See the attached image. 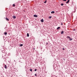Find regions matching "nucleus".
I'll list each match as a JSON object with an SVG mask.
<instances>
[{
	"mask_svg": "<svg viewBox=\"0 0 77 77\" xmlns=\"http://www.w3.org/2000/svg\"><path fill=\"white\" fill-rule=\"evenodd\" d=\"M4 68L5 69H7V66H6V65H5Z\"/></svg>",
	"mask_w": 77,
	"mask_h": 77,
	"instance_id": "f257e3e1",
	"label": "nucleus"
},
{
	"mask_svg": "<svg viewBox=\"0 0 77 77\" xmlns=\"http://www.w3.org/2000/svg\"><path fill=\"white\" fill-rule=\"evenodd\" d=\"M34 17H38V16L36 15H34Z\"/></svg>",
	"mask_w": 77,
	"mask_h": 77,
	"instance_id": "f03ea898",
	"label": "nucleus"
},
{
	"mask_svg": "<svg viewBox=\"0 0 77 77\" xmlns=\"http://www.w3.org/2000/svg\"><path fill=\"white\" fill-rule=\"evenodd\" d=\"M13 18H14V19H15V18H16V16H13Z\"/></svg>",
	"mask_w": 77,
	"mask_h": 77,
	"instance_id": "7ed1b4c3",
	"label": "nucleus"
},
{
	"mask_svg": "<svg viewBox=\"0 0 77 77\" xmlns=\"http://www.w3.org/2000/svg\"><path fill=\"white\" fill-rule=\"evenodd\" d=\"M41 22H42V23H43V22H44V19H42V20H41Z\"/></svg>",
	"mask_w": 77,
	"mask_h": 77,
	"instance_id": "20e7f679",
	"label": "nucleus"
},
{
	"mask_svg": "<svg viewBox=\"0 0 77 77\" xmlns=\"http://www.w3.org/2000/svg\"><path fill=\"white\" fill-rule=\"evenodd\" d=\"M51 14H54L55 12L54 11H52L51 12Z\"/></svg>",
	"mask_w": 77,
	"mask_h": 77,
	"instance_id": "39448f33",
	"label": "nucleus"
},
{
	"mask_svg": "<svg viewBox=\"0 0 77 77\" xmlns=\"http://www.w3.org/2000/svg\"><path fill=\"white\" fill-rule=\"evenodd\" d=\"M60 28V27H58L57 28V30H59V29Z\"/></svg>",
	"mask_w": 77,
	"mask_h": 77,
	"instance_id": "423d86ee",
	"label": "nucleus"
},
{
	"mask_svg": "<svg viewBox=\"0 0 77 77\" xmlns=\"http://www.w3.org/2000/svg\"><path fill=\"white\" fill-rule=\"evenodd\" d=\"M4 34H5V35H7V32H4Z\"/></svg>",
	"mask_w": 77,
	"mask_h": 77,
	"instance_id": "0eeeda50",
	"label": "nucleus"
},
{
	"mask_svg": "<svg viewBox=\"0 0 77 77\" xmlns=\"http://www.w3.org/2000/svg\"><path fill=\"white\" fill-rule=\"evenodd\" d=\"M27 37H29V33H27Z\"/></svg>",
	"mask_w": 77,
	"mask_h": 77,
	"instance_id": "6e6552de",
	"label": "nucleus"
},
{
	"mask_svg": "<svg viewBox=\"0 0 77 77\" xmlns=\"http://www.w3.org/2000/svg\"><path fill=\"white\" fill-rule=\"evenodd\" d=\"M69 1H70V0H68V1L66 2V4L68 3H69Z\"/></svg>",
	"mask_w": 77,
	"mask_h": 77,
	"instance_id": "1a4fd4ad",
	"label": "nucleus"
},
{
	"mask_svg": "<svg viewBox=\"0 0 77 77\" xmlns=\"http://www.w3.org/2000/svg\"><path fill=\"white\" fill-rule=\"evenodd\" d=\"M64 33V32L63 31H62L61 32V34H63Z\"/></svg>",
	"mask_w": 77,
	"mask_h": 77,
	"instance_id": "9d476101",
	"label": "nucleus"
},
{
	"mask_svg": "<svg viewBox=\"0 0 77 77\" xmlns=\"http://www.w3.org/2000/svg\"><path fill=\"white\" fill-rule=\"evenodd\" d=\"M5 19L7 21H8V20H9V19L7 18V17H6Z\"/></svg>",
	"mask_w": 77,
	"mask_h": 77,
	"instance_id": "9b49d317",
	"label": "nucleus"
},
{
	"mask_svg": "<svg viewBox=\"0 0 77 77\" xmlns=\"http://www.w3.org/2000/svg\"><path fill=\"white\" fill-rule=\"evenodd\" d=\"M67 38H68V39H69L70 38V37L69 36H67Z\"/></svg>",
	"mask_w": 77,
	"mask_h": 77,
	"instance_id": "f8f14e48",
	"label": "nucleus"
},
{
	"mask_svg": "<svg viewBox=\"0 0 77 77\" xmlns=\"http://www.w3.org/2000/svg\"><path fill=\"white\" fill-rule=\"evenodd\" d=\"M69 40L70 41H72V38H70Z\"/></svg>",
	"mask_w": 77,
	"mask_h": 77,
	"instance_id": "ddd939ff",
	"label": "nucleus"
},
{
	"mask_svg": "<svg viewBox=\"0 0 77 77\" xmlns=\"http://www.w3.org/2000/svg\"><path fill=\"white\" fill-rule=\"evenodd\" d=\"M13 7H15V5L13 4Z\"/></svg>",
	"mask_w": 77,
	"mask_h": 77,
	"instance_id": "4468645a",
	"label": "nucleus"
},
{
	"mask_svg": "<svg viewBox=\"0 0 77 77\" xmlns=\"http://www.w3.org/2000/svg\"><path fill=\"white\" fill-rule=\"evenodd\" d=\"M20 45V47H22V46H23V44Z\"/></svg>",
	"mask_w": 77,
	"mask_h": 77,
	"instance_id": "2eb2a0df",
	"label": "nucleus"
},
{
	"mask_svg": "<svg viewBox=\"0 0 77 77\" xmlns=\"http://www.w3.org/2000/svg\"><path fill=\"white\" fill-rule=\"evenodd\" d=\"M49 18L51 19V16H50L49 17Z\"/></svg>",
	"mask_w": 77,
	"mask_h": 77,
	"instance_id": "dca6fc26",
	"label": "nucleus"
},
{
	"mask_svg": "<svg viewBox=\"0 0 77 77\" xmlns=\"http://www.w3.org/2000/svg\"><path fill=\"white\" fill-rule=\"evenodd\" d=\"M30 71H32V69H30Z\"/></svg>",
	"mask_w": 77,
	"mask_h": 77,
	"instance_id": "f3484780",
	"label": "nucleus"
},
{
	"mask_svg": "<svg viewBox=\"0 0 77 77\" xmlns=\"http://www.w3.org/2000/svg\"><path fill=\"white\" fill-rule=\"evenodd\" d=\"M61 6H63V4H61Z\"/></svg>",
	"mask_w": 77,
	"mask_h": 77,
	"instance_id": "a211bd4d",
	"label": "nucleus"
},
{
	"mask_svg": "<svg viewBox=\"0 0 77 77\" xmlns=\"http://www.w3.org/2000/svg\"><path fill=\"white\" fill-rule=\"evenodd\" d=\"M37 71V69H35V71Z\"/></svg>",
	"mask_w": 77,
	"mask_h": 77,
	"instance_id": "6ab92c4d",
	"label": "nucleus"
},
{
	"mask_svg": "<svg viewBox=\"0 0 77 77\" xmlns=\"http://www.w3.org/2000/svg\"><path fill=\"white\" fill-rule=\"evenodd\" d=\"M46 2H47V1H45V2H44V3H46Z\"/></svg>",
	"mask_w": 77,
	"mask_h": 77,
	"instance_id": "aec40b11",
	"label": "nucleus"
},
{
	"mask_svg": "<svg viewBox=\"0 0 77 77\" xmlns=\"http://www.w3.org/2000/svg\"><path fill=\"white\" fill-rule=\"evenodd\" d=\"M63 1H64V2H66V0H63Z\"/></svg>",
	"mask_w": 77,
	"mask_h": 77,
	"instance_id": "412c9836",
	"label": "nucleus"
},
{
	"mask_svg": "<svg viewBox=\"0 0 77 77\" xmlns=\"http://www.w3.org/2000/svg\"><path fill=\"white\" fill-rule=\"evenodd\" d=\"M37 75H36V74H35V76H36Z\"/></svg>",
	"mask_w": 77,
	"mask_h": 77,
	"instance_id": "4be33fe9",
	"label": "nucleus"
},
{
	"mask_svg": "<svg viewBox=\"0 0 77 77\" xmlns=\"http://www.w3.org/2000/svg\"><path fill=\"white\" fill-rule=\"evenodd\" d=\"M61 25L62 26V25H63V23H61Z\"/></svg>",
	"mask_w": 77,
	"mask_h": 77,
	"instance_id": "5701e85b",
	"label": "nucleus"
},
{
	"mask_svg": "<svg viewBox=\"0 0 77 77\" xmlns=\"http://www.w3.org/2000/svg\"><path fill=\"white\" fill-rule=\"evenodd\" d=\"M63 50H65V49H64V48H63Z\"/></svg>",
	"mask_w": 77,
	"mask_h": 77,
	"instance_id": "b1692460",
	"label": "nucleus"
},
{
	"mask_svg": "<svg viewBox=\"0 0 77 77\" xmlns=\"http://www.w3.org/2000/svg\"><path fill=\"white\" fill-rule=\"evenodd\" d=\"M48 43H47H47H46V44H47V45H48Z\"/></svg>",
	"mask_w": 77,
	"mask_h": 77,
	"instance_id": "393cba45",
	"label": "nucleus"
},
{
	"mask_svg": "<svg viewBox=\"0 0 77 77\" xmlns=\"http://www.w3.org/2000/svg\"><path fill=\"white\" fill-rule=\"evenodd\" d=\"M33 50H35V48H33Z\"/></svg>",
	"mask_w": 77,
	"mask_h": 77,
	"instance_id": "a878e982",
	"label": "nucleus"
}]
</instances>
